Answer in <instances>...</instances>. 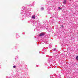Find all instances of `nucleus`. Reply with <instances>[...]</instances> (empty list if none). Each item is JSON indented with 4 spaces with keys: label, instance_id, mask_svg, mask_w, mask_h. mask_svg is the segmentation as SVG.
<instances>
[{
    "label": "nucleus",
    "instance_id": "1",
    "mask_svg": "<svg viewBox=\"0 0 78 78\" xmlns=\"http://www.w3.org/2000/svg\"><path fill=\"white\" fill-rule=\"evenodd\" d=\"M44 33H41L40 34V35H39V36L42 37L43 36H44Z\"/></svg>",
    "mask_w": 78,
    "mask_h": 78
},
{
    "label": "nucleus",
    "instance_id": "2",
    "mask_svg": "<svg viewBox=\"0 0 78 78\" xmlns=\"http://www.w3.org/2000/svg\"><path fill=\"white\" fill-rule=\"evenodd\" d=\"M67 3V1L66 0H64V1L63 2V3L64 4H66Z\"/></svg>",
    "mask_w": 78,
    "mask_h": 78
},
{
    "label": "nucleus",
    "instance_id": "3",
    "mask_svg": "<svg viewBox=\"0 0 78 78\" xmlns=\"http://www.w3.org/2000/svg\"><path fill=\"white\" fill-rule=\"evenodd\" d=\"M44 8H43V7H41V11H43V10H44Z\"/></svg>",
    "mask_w": 78,
    "mask_h": 78
},
{
    "label": "nucleus",
    "instance_id": "4",
    "mask_svg": "<svg viewBox=\"0 0 78 78\" xmlns=\"http://www.w3.org/2000/svg\"><path fill=\"white\" fill-rule=\"evenodd\" d=\"M32 17L33 18V19H35V16L34 15V16H32Z\"/></svg>",
    "mask_w": 78,
    "mask_h": 78
},
{
    "label": "nucleus",
    "instance_id": "5",
    "mask_svg": "<svg viewBox=\"0 0 78 78\" xmlns=\"http://www.w3.org/2000/svg\"><path fill=\"white\" fill-rule=\"evenodd\" d=\"M76 59H77V60H78V56L76 57Z\"/></svg>",
    "mask_w": 78,
    "mask_h": 78
},
{
    "label": "nucleus",
    "instance_id": "6",
    "mask_svg": "<svg viewBox=\"0 0 78 78\" xmlns=\"http://www.w3.org/2000/svg\"><path fill=\"white\" fill-rule=\"evenodd\" d=\"M53 50H54V51H55V50H56V49L54 48V49Z\"/></svg>",
    "mask_w": 78,
    "mask_h": 78
},
{
    "label": "nucleus",
    "instance_id": "7",
    "mask_svg": "<svg viewBox=\"0 0 78 78\" xmlns=\"http://www.w3.org/2000/svg\"><path fill=\"white\" fill-rule=\"evenodd\" d=\"M13 68H16V66H13Z\"/></svg>",
    "mask_w": 78,
    "mask_h": 78
},
{
    "label": "nucleus",
    "instance_id": "8",
    "mask_svg": "<svg viewBox=\"0 0 78 78\" xmlns=\"http://www.w3.org/2000/svg\"><path fill=\"white\" fill-rule=\"evenodd\" d=\"M61 27H64V26L63 25H61Z\"/></svg>",
    "mask_w": 78,
    "mask_h": 78
},
{
    "label": "nucleus",
    "instance_id": "9",
    "mask_svg": "<svg viewBox=\"0 0 78 78\" xmlns=\"http://www.w3.org/2000/svg\"><path fill=\"white\" fill-rule=\"evenodd\" d=\"M58 8L59 9H61L60 8V7H58Z\"/></svg>",
    "mask_w": 78,
    "mask_h": 78
}]
</instances>
